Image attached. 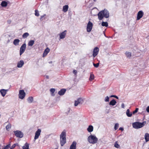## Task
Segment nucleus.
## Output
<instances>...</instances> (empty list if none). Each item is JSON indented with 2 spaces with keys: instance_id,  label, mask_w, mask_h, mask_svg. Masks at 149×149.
I'll list each match as a JSON object with an SVG mask.
<instances>
[{
  "instance_id": "1",
  "label": "nucleus",
  "mask_w": 149,
  "mask_h": 149,
  "mask_svg": "<svg viewBox=\"0 0 149 149\" xmlns=\"http://www.w3.org/2000/svg\"><path fill=\"white\" fill-rule=\"evenodd\" d=\"M98 19L100 20H102L104 17L107 18L109 17V12L106 9L100 11L97 14Z\"/></svg>"
},
{
  "instance_id": "2",
  "label": "nucleus",
  "mask_w": 149,
  "mask_h": 149,
  "mask_svg": "<svg viewBox=\"0 0 149 149\" xmlns=\"http://www.w3.org/2000/svg\"><path fill=\"white\" fill-rule=\"evenodd\" d=\"M66 131L64 130L60 135V144L61 146H63L66 143Z\"/></svg>"
},
{
  "instance_id": "3",
  "label": "nucleus",
  "mask_w": 149,
  "mask_h": 149,
  "mask_svg": "<svg viewBox=\"0 0 149 149\" xmlns=\"http://www.w3.org/2000/svg\"><path fill=\"white\" fill-rule=\"evenodd\" d=\"M98 140L97 138L95 135H91L88 138V141L89 142L93 144L97 143Z\"/></svg>"
},
{
  "instance_id": "4",
  "label": "nucleus",
  "mask_w": 149,
  "mask_h": 149,
  "mask_svg": "<svg viewBox=\"0 0 149 149\" xmlns=\"http://www.w3.org/2000/svg\"><path fill=\"white\" fill-rule=\"evenodd\" d=\"M144 125V122L142 123L139 122H136L132 123L133 127L136 129L141 128Z\"/></svg>"
},
{
  "instance_id": "5",
  "label": "nucleus",
  "mask_w": 149,
  "mask_h": 149,
  "mask_svg": "<svg viewBox=\"0 0 149 149\" xmlns=\"http://www.w3.org/2000/svg\"><path fill=\"white\" fill-rule=\"evenodd\" d=\"M13 132L15 135L17 137L22 138L23 136V133L20 131L16 130L14 131Z\"/></svg>"
},
{
  "instance_id": "6",
  "label": "nucleus",
  "mask_w": 149,
  "mask_h": 149,
  "mask_svg": "<svg viewBox=\"0 0 149 149\" xmlns=\"http://www.w3.org/2000/svg\"><path fill=\"white\" fill-rule=\"evenodd\" d=\"M26 43H24L21 46L19 50V55H21L25 52L26 49Z\"/></svg>"
},
{
  "instance_id": "7",
  "label": "nucleus",
  "mask_w": 149,
  "mask_h": 149,
  "mask_svg": "<svg viewBox=\"0 0 149 149\" xmlns=\"http://www.w3.org/2000/svg\"><path fill=\"white\" fill-rule=\"evenodd\" d=\"M26 95L25 93L23 90H20L19 91V98L21 99H23Z\"/></svg>"
},
{
  "instance_id": "8",
  "label": "nucleus",
  "mask_w": 149,
  "mask_h": 149,
  "mask_svg": "<svg viewBox=\"0 0 149 149\" xmlns=\"http://www.w3.org/2000/svg\"><path fill=\"white\" fill-rule=\"evenodd\" d=\"M93 23L90 21L88 22L86 28L87 31V32H89L91 31L93 28Z\"/></svg>"
},
{
  "instance_id": "9",
  "label": "nucleus",
  "mask_w": 149,
  "mask_h": 149,
  "mask_svg": "<svg viewBox=\"0 0 149 149\" xmlns=\"http://www.w3.org/2000/svg\"><path fill=\"white\" fill-rule=\"evenodd\" d=\"M143 13L142 11H139L137 14L136 20H138L140 19L143 17Z\"/></svg>"
},
{
  "instance_id": "10",
  "label": "nucleus",
  "mask_w": 149,
  "mask_h": 149,
  "mask_svg": "<svg viewBox=\"0 0 149 149\" xmlns=\"http://www.w3.org/2000/svg\"><path fill=\"white\" fill-rule=\"evenodd\" d=\"M99 51V49L98 47H95L93 50V55L94 57L96 56L98 54Z\"/></svg>"
},
{
  "instance_id": "11",
  "label": "nucleus",
  "mask_w": 149,
  "mask_h": 149,
  "mask_svg": "<svg viewBox=\"0 0 149 149\" xmlns=\"http://www.w3.org/2000/svg\"><path fill=\"white\" fill-rule=\"evenodd\" d=\"M41 130L40 129H38L35 133V135L34 137V139L36 140L38 139L40 134Z\"/></svg>"
},
{
  "instance_id": "12",
  "label": "nucleus",
  "mask_w": 149,
  "mask_h": 149,
  "mask_svg": "<svg viewBox=\"0 0 149 149\" xmlns=\"http://www.w3.org/2000/svg\"><path fill=\"white\" fill-rule=\"evenodd\" d=\"M66 30H65L64 31L61 33L60 34V39H62L65 37L66 33Z\"/></svg>"
},
{
  "instance_id": "13",
  "label": "nucleus",
  "mask_w": 149,
  "mask_h": 149,
  "mask_svg": "<svg viewBox=\"0 0 149 149\" xmlns=\"http://www.w3.org/2000/svg\"><path fill=\"white\" fill-rule=\"evenodd\" d=\"M24 63V62L23 60H20L18 62L17 67L19 68H21L22 67Z\"/></svg>"
},
{
  "instance_id": "14",
  "label": "nucleus",
  "mask_w": 149,
  "mask_h": 149,
  "mask_svg": "<svg viewBox=\"0 0 149 149\" xmlns=\"http://www.w3.org/2000/svg\"><path fill=\"white\" fill-rule=\"evenodd\" d=\"M77 143L74 141L70 146V149H76Z\"/></svg>"
},
{
  "instance_id": "15",
  "label": "nucleus",
  "mask_w": 149,
  "mask_h": 149,
  "mask_svg": "<svg viewBox=\"0 0 149 149\" xmlns=\"http://www.w3.org/2000/svg\"><path fill=\"white\" fill-rule=\"evenodd\" d=\"M49 51L50 49L48 47L46 49H45L43 54V57H44L46 56L47 54L49 52Z\"/></svg>"
},
{
  "instance_id": "16",
  "label": "nucleus",
  "mask_w": 149,
  "mask_h": 149,
  "mask_svg": "<svg viewBox=\"0 0 149 149\" xmlns=\"http://www.w3.org/2000/svg\"><path fill=\"white\" fill-rule=\"evenodd\" d=\"M83 100L81 98H79L77 99V100L75 101L74 106H77L78 104H80Z\"/></svg>"
},
{
  "instance_id": "17",
  "label": "nucleus",
  "mask_w": 149,
  "mask_h": 149,
  "mask_svg": "<svg viewBox=\"0 0 149 149\" xmlns=\"http://www.w3.org/2000/svg\"><path fill=\"white\" fill-rule=\"evenodd\" d=\"M66 90L64 88H63L61 90L58 92V94L60 95H63L65 93Z\"/></svg>"
},
{
  "instance_id": "18",
  "label": "nucleus",
  "mask_w": 149,
  "mask_h": 149,
  "mask_svg": "<svg viewBox=\"0 0 149 149\" xmlns=\"http://www.w3.org/2000/svg\"><path fill=\"white\" fill-rule=\"evenodd\" d=\"M19 42L20 40L19 39H15L13 41V43L15 46H17L19 45Z\"/></svg>"
},
{
  "instance_id": "19",
  "label": "nucleus",
  "mask_w": 149,
  "mask_h": 149,
  "mask_svg": "<svg viewBox=\"0 0 149 149\" xmlns=\"http://www.w3.org/2000/svg\"><path fill=\"white\" fill-rule=\"evenodd\" d=\"M93 130V126L92 125H90L88 126V127L87 129V130L89 132H92Z\"/></svg>"
},
{
  "instance_id": "20",
  "label": "nucleus",
  "mask_w": 149,
  "mask_h": 149,
  "mask_svg": "<svg viewBox=\"0 0 149 149\" xmlns=\"http://www.w3.org/2000/svg\"><path fill=\"white\" fill-rule=\"evenodd\" d=\"M68 6L67 5L63 6V11L64 13L66 12L68 10Z\"/></svg>"
},
{
  "instance_id": "21",
  "label": "nucleus",
  "mask_w": 149,
  "mask_h": 149,
  "mask_svg": "<svg viewBox=\"0 0 149 149\" xmlns=\"http://www.w3.org/2000/svg\"><path fill=\"white\" fill-rule=\"evenodd\" d=\"M144 138L146 142L149 141V134L148 133H146L145 134Z\"/></svg>"
},
{
  "instance_id": "22",
  "label": "nucleus",
  "mask_w": 149,
  "mask_h": 149,
  "mask_svg": "<svg viewBox=\"0 0 149 149\" xmlns=\"http://www.w3.org/2000/svg\"><path fill=\"white\" fill-rule=\"evenodd\" d=\"M126 114L127 116L128 117H131L132 116V113L130 112V111L129 109H127L126 111Z\"/></svg>"
},
{
  "instance_id": "23",
  "label": "nucleus",
  "mask_w": 149,
  "mask_h": 149,
  "mask_svg": "<svg viewBox=\"0 0 149 149\" xmlns=\"http://www.w3.org/2000/svg\"><path fill=\"white\" fill-rule=\"evenodd\" d=\"M8 3L7 2L5 1H3L1 4V5L2 7H6Z\"/></svg>"
},
{
  "instance_id": "24",
  "label": "nucleus",
  "mask_w": 149,
  "mask_h": 149,
  "mask_svg": "<svg viewBox=\"0 0 149 149\" xmlns=\"http://www.w3.org/2000/svg\"><path fill=\"white\" fill-rule=\"evenodd\" d=\"M116 103V101L114 99H113L110 102L109 104L110 105L114 106Z\"/></svg>"
},
{
  "instance_id": "25",
  "label": "nucleus",
  "mask_w": 149,
  "mask_h": 149,
  "mask_svg": "<svg viewBox=\"0 0 149 149\" xmlns=\"http://www.w3.org/2000/svg\"><path fill=\"white\" fill-rule=\"evenodd\" d=\"M29 144L27 143H26L22 147V149H29Z\"/></svg>"
},
{
  "instance_id": "26",
  "label": "nucleus",
  "mask_w": 149,
  "mask_h": 149,
  "mask_svg": "<svg viewBox=\"0 0 149 149\" xmlns=\"http://www.w3.org/2000/svg\"><path fill=\"white\" fill-rule=\"evenodd\" d=\"M5 91V89H2L0 91L1 94L3 97H4L6 94V93Z\"/></svg>"
},
{
  "instance_id": "27",
  "label": "nucleus",
  "mask_w": 149,
  "mask_h": 149,
  "mask_svg": "<svg viewBox=\"0 0 149 149\" xmlns=\"http://www.w3.org/2000/svg\"><path fill=\"white\" fill-rule=\"evenodd\" d=\"M29 35V34L28 33L26 32L23 34L22 37L23 38L25 39Z\"/></svg>"
},
{
  "instance_id": "28",
  "label": "nucleus",
  "mask_w": 149,
  "mask_h": 149,
  "mask_svg": "<svg viewBox=\"0 0 149 149\" xmlns=\"http://www.w3.org/2000/svg\"><path fill=\"white\" fill-rule=\"evenodd\" d=\"M33 97L31 96L29 97L27 99L28 102L29 103H32L33 102Z\"/></svg>"
},
{
  "instance_id": "29",
  "label": "nucleus",
  "mask_w": 149,
  "mask_h": 149,
  "mask_svg": "<svg viewBox=\"0 0 149 149\" xmlns=\"http://www.w3.org/2000/svg\"><path fill=\"white\" fill-rule=\"evenodd\" d=\"M34 42L33 40H30L28 42V45L31 46H32L34 43Z\"/></svg>"
},
{
  "instance_id": "30",
  "label": "nucleus",
  "mask_w": 149,
  "mask_h": 149,
  "mask_svg": "<svg viewBox=\"0 0 149 149\" xmlns=\"http://www.w3.org/2000/svg\"><path fill=\"white\" fill-rule=\"evenodd\" d=\"M125 54L128 58H130L131 56V52H125Z\"/></svg>"
},
{
  "instance_id": "31",
  "label": "nucleus",
  "mask_w": 149,
  "mask_h": 149,
  "mask_svg": "<svg viewBox=\"0 0 149 149\" xmlns=\"http://www.w3.org/2000/svg\"><path fill=\"white\" fill-rule=\"evenodd\" d=\"M102 25L103 26L107 27L108 26V23L107 22H102Z\"/></svg>"
},
{
  "instance_id": "32",
  "label": "nucleus",
  "mask_w": 149,
  "mask_h": 149,
  "mask_svg": "<svg viewBox=\"0 0 149 149\" xmlns=\"http://www.w3.org/2000/svg\"><path fill=\"white\" fill-rule=\"evenodd\" d=\"M94 74H93L92 73H91L90 74V77L89 78V80L91 81L92 80L94 79Z\"/></svg>"
},
{
  "instance_id": "33",
  "label": "nucleus",
  "mask_w": 149,
  "mask_h": 149,
  "mask_svg": "<svg viewBox=\"0 0 149 149\" xmlns=\"http://www.w3.org/2000/svg\"><path fill=\"white\" fill-rule=\"evenodd\" d=\"M11 127V125L10 123L8 124L6 126V129L8 131L10 129Z\"/></svg>"
},
{
  "instance_id": "34",
  "label": "nucleus",
  "mask_w": 149,
  "mask_h": 149,
  "mask_svg": "<svg viewBox=\"0 0 149 149\" xmlns=\"http://www.w3.org/2000/svg\"><path fill=\"white\" fill-rule=\"evenodd\" d=\"M117 141L115 143L114 147L117 148H119L120 147V145L117 143Z\"/></svg>"
},
{
  "instance_id": "35",
  "label": "nucleus",
  "mask_w": 149,
  "mask_h": 149,
  "mask_svg": "<svg viewBox=\"0 0 149 149\" xmlns=\"http://www.w3.org/2000/svg\"><path fill=\"white\" fill-rule=\"evenodd\" d=\"M119 127V124L118 123H116L115 124L114 126V129L115 130H117Z\"/></svg>"
},
{
  "instance_id": "36",
  "label": "nucleus",
  "mask_w": 149,
  "mask_h": 149,
  "mask_svg": "<svg viewBox=\"0 0 149 149\" xmlns=\"http://www.w3.org/2000/svg\"><path fill=\"white\" fill-rule=\"evenodd\" d=\"M10 143L5 146L4 148L5 149H8L9 148H10Z\"/></svg>"
},
{
  "instance_id": "37",
  "label": "nucleus",
  "mask_w": 149,
  "mask_h": 149,
  "mask_svg": "<svg viewBox=\"0 0 149 149\" xmlns=\"http://www.w3.org/2000/svg\"><path fill=\"white\" fill-rule=\"evenodd\" d=\"M35 15L36 16H39V15L38 13V11L37 10H35Z\"/></svg>"
},
{
  "instance_id": "38",
  "label": "nucleus",
  "mask_w": 149,
  "mask_h": 149,
  "mask_svg": "<svg viewBox=\"0 0 149 149\" xmlns=\"http://www.w3.org/2000/svg\"><path fill=\"white\" fill-rule=\"evenodd\" d=\"M138 110H139V109L138 108H136V109L135 110L133 111L132 113L133 114H135L137 112Z\"/></svg>"
},
{
  "instance_id": "39",
  "label": "nucleus",
  "mask_w": 149,
  "mask_h": 149,
  "mask_svg": "<svg viewBox=\"0 0 149 149\" xmlns=\"http://www.w3.org/2000/svg\"><path fill=\"white\" fill-rule=\"evenodd\" d=\"M104 100L106 102H109V97L108 96L106 97Z\"/></svg>"
},
{
  "instance_id": "40",
  "label": "nucleus",
  "mask_w": 149,
  "mask_h": 149,
  "mask_svg": "<svg viewBox=\"0 0 149 149\" xmlns=\"http://www.w3.org/2000/svg\"><path fill=\"white\" fill-rule=\"evenodd\" d=\"M99 65V63H98L96 64H95L94 63H93V65L94 66V67H95L96 68H97L98 67Z\"/></svg>"
},
{
  "instance_id": "41",
  "label": "nucleus",
  "mask_w": 149,
  "mask_h": 149,
  "mask_svg": "<svg viewBox=\"0 0 149 149\" xmlns=\"http://www.w3.org/2000/svg\"><path fill=\"white\" fill-rule=\"evenodd\" d=\"M110 97H115L117 99H118V97L116 95H111Z\"/></svg>"
},
{
  "instance_id": "42",
  "label": "nucleus",
  "mask_w": 149,
  "mask_h": 149,
  "mask_svg": "<svg viewBox=\"0 0 149 149\" xmlns=\"http://www.w3.org/2000/svg\"><path fill=\"white\" fill-rule=\"evenodd\" d=\"M50 91L51 93H53L55 91V89L53 88H51L50 90Z\"/></svg>"
},
{
  "instance_id": "43",
  "label": "nucleus",
  "mask_w": 149,
  "mask_h": 149,
  "mask_svg": "<svg viewBox=\"0 0 149 149\" xmlns=\"http://www.w3.org/2000/svg\"><path fill=\"white\" fill-rule=\"evenodd\" d=\"M46 15L45 14H44L43 15L41 16V17L40 18V20H42L43 19V18L44 17V16H45Z\"/></svg>"
},
{
  "instance_id": "44",
  "label": "nucleus",
  "mask_w": 149,
  "mask_h": 149,
  "mask_svg": "<svg viewBox=\"0 0 149 149\" xmlns=\"http://www.w3.org/2000/svg\"><path fill=\"white\" fill-rule=\"evenodd\" d=\"M15 147V144L13 145L11 147H10V149H12L14 148Z\"/></svg>"
},
{
  "instance_id": "45",
  "label": "nucleus",
  "mask_w": 149,
  "mask_h": 149,
  "mask_svg": "<svg viewBox=\"0 0 149 149\" xmlns=\"http://www.w3.org/2000/svg\"><path fill=\"white\" fill-rule=\"evenodd\" d=\"M146 110L148 112H149V106L147 107L146 109Z\"/></svg>"
},
{
  "instance_id": "46",
  "label": "nucleus",
  "mask_w": 149,
  "mask_h": 149,
  "mask_svg": "<svg viewBox=\"0 0 149 149\" xmlns=\"http://www.w3.org/2000/svg\"><path fill=\"white\" fill-rule=\"evenodd\" d=\"M121 107L123 108H124L125 104L124 103H122L121 104Z\"/></svg>"
},
{
  "instance_id": "47",
  "label": "nucleus",
  "mask_w": 149,
  "mask_h": 149,
  "mask_svg": "<svg viewBox=\"0 0 149 149\" xmlns=\"http://www.w3.org/2000/svg\"><path fill=\"white\" fill-rule=\"evenodd\" d=\"M77 71L76 70H73V73L74 74H77Z\"/></svg>"
},
{
  "instance_id": "48",
  "label": "nucleus",
  "mask_w": 149,
  "mask_h": 149,
  "mask_svg": "<svg viewBox=\"0 0 149 149\" xmlns=\"http://www.w3.org/2000/svg\"><path fill=\"white\" fill-rule=\"evenodd\" d=\"M119 130H121L123 131V127H120L119 129Z\"/></svg>"
},
{
  "instance_id": "49",
  "label": "nucleus",
  "mask_w": 149,
  "mask_h": 149,
  "mask_svg": "<svg viewBox=\"0 0 149 149\" xmlns=\"http://www.w3.org/2000/svg\"><path fill=\"white\" fill-rule=\"evenodd\" d=\"M5 91L6 93L8 91V89H5Z\"/></svg>"
},
{
  "instance_id": "50",
  "label": "nucleus",
  "mask_w": 149,
  "mask_h": 149,
  "mask_svg": "<svg viewBox=\"0 0 149 149\" xmlns=\"http://www.w3.org/2000/svg\"><path fill=\"white\" fill-rule=\"evenodd\" d=\"M49 76H47V79H49Z\"/></svg>"
},
{
  "instance_id": "51",
  "label": "nucleus",
  "mask_w": 149,
  "mask_h": 149,
  "mask_svg": "<svg viewBox=\"0 0 149 149\" xmlns=\"http://www.w3.org/2000/svg\"><path fill=\"white\" fill-rule=\"evenodd\" d=\"M52 61L49 62V63H52Z\"/></svg>"
},
{
  "instance_id": "52",
  "label": "nucleus",
  "mask_w": 149,
  "mask_h": 149,
  "mask_svg": "<svg viewBox=\"0 0 149 149\" xmlns=\"http://www.w3.org/2000/svg\"><path fill=\"white\" fill-rule=\"evenodd\" d=\"M93 1L95 2L96 1V0H93Z\"/></svg>"
},
{
  "instance_id": "53",
  "label": "nucleus",
  "mask_w": 149,
  "mask_h": 149,
  "mask_svg": "<svg viewBox=\"0 0 149 149\" xmlns=\"http://www.w3.org/2000/svg\"><path fill=\"white\" fill-rule=\"evenodd\" d=\"M17 144V143H15V144H15V146H16Z\"/></svg>"
},
{
  "instance_id": "54",
  "label": "nucleus",
  "mask_w": 149,
  "mask_h": 149,
  "mask_svg": "<svg viewBox=\"0 0 149 149\" xmlns=\"http://www.w3.org/2000/svg\"><path fill=\"white\" fill-rule=\"evenodd\" d=\"M4 149V148H3V149Z\"/></svg>"
},
{
  "instance_id": "55",
  "label": "nucleus",
  "mask_w": 149,
  "mask_h": 149,
  "mask_svg": "<svg viewBox=\"0 0 149 149\" xmlns=\"http://www.w3.org/2000/svg\"><path fill=\"white\" fill-rule=\"evenodd\" d=\"M0 149H1V148H0Z\"/></svg>"
}]
</instances>
